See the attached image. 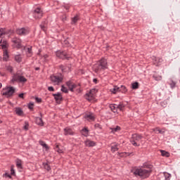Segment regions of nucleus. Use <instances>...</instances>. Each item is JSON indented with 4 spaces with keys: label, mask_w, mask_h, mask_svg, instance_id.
I'll return each mask as SVG.
<instances>
[{
    "label": "nucleus",
    "mask_w": 180,
    "mask_h": 180,
    "mask_svg": "<svg viewBox=\"0 0 180 180\" xmlns=\"http://www.w3.org/2000/svg\"><path fill=\"white\" fill-rule=\"evenodd\" d=\"M2 88V83H0V89Z\"/></svg>",
    "instance_id": "e2e57ef3"
},
{
    "label": "nucleus",
    "mask_w": 180,
    "mask_h": 180,
    "mask_svg": "<svg viewBox=\"0 0 180 180\" xmlns=\"http://www.w3.org/2000/svg\"><path fill=\"white\" fill-rule=\"evenodd\" d=\"M35 101L37 103H41V98H39V97L35 98Z\"/></svg>",
    "instance_id": "8fccbe9b"
},
{
    "label": "nucleus",
    "mask_w": 180,
    "mask_h": 180,
    "mask_svg": "<svg viewBox=\"0 0 180 180\" xmlns=\"http://www.w3.org/2000/svg\"><path fill=\"white\" fill-rule=\"evenodd\" d=\"M56 57H58V58H61L62 60H70V58L67 54V52L61 51H56Z\"/></svg>",
    "instance_id": "0eeeda50"
},
{
    "label": "nucleus",
    "mask_w": 180,
    "mask_h": 180,
    "mask_svg": "<svg viewBox=\"0 0 180 180\" xmlns=\"http://www.w3.org/2000/svg\"><path fill=\"white\" fill-rule=\"evenodd\" d=\"M153 78L154 79H155V81H161V79H162V77L161 76H155V75H153Z\"/></svg>",
    "instance_id": "a19ab883"
},
{
    "label": "nucleus",
    "mask_w": 180,
    "mask_h": 180,
    "mask_svg": "<svg viewBox=\"0 0 180 180\" xmlns=\"http://www.w3.org/2000/svg\"><path fill=\"white\" fill-rule=\"evenodd\" d=\"M66 85H67V86H68V88L71 92H74V89H75V88H77V84L72 83V82H71V81L67 82Z\"/></svg>",
    "instance_id": "f8f14e48"
},
{
    "label": "nucleus",
    "mask_w": 180,
    "mask_h": 180,
    "mask_svg": "<svg viewBox=\"0 0 180 180\" xmlns=\"http://www.w3.org/2000/svg\"><path fill=\"white\" fill-rule=\"evenodd\" d=\"M69 8L68 7H66V10L68 11Z\"/></svg>",
    "instance_id": "0e129e2a"
},
{
    "label": "nucleus",
    "mask_w": 180,
    "mask_h": 180,
    "mask_svg": "<svg viewBox=\"0 0 180 180\" xmlns=\"http://www.w3.org/2000/svg\"><path fill=\"white\" fill-rule=\"evenodd\" d=\"M6 71H8V72H11V74H12V72H13V68L11 65H6Z\"/></svg>",
    "instance_id": "72a5a7b5"
},
{
    "label": "nucleus",
    "mask_w": 180,
    "mask_h": 180,
    "mask_svg": "<svg viewBox=\"0 0 180 180\" xmlns=\"http://www.w3.org/2000/svg\"><path fill=\"white\" fill-rule=\"evenodd\" d=\"M16 33L20 36H25L29 33V31L25 28H20L16 30Z\"/></svg>",
    "instance_id": "9b49d317"
},
{
    "label": "nucleus",
    "mask_w": 180,
    "mask_h": 180,
    "mask_svg": "<svg viewBox=\"0 0 180 180\" xmlns=\"http://www.w3.org/2000/svg\"><path fill=\"white\" fill-rule=\"evenodd\" d=\"M169 85L172 89H174V88H175V85H176V83L175 82H174L173 80H171Z\"/></svg>",
    "instance_id": "79ce46f5"
},
{
    "label": "nucleus",
    "mask_w": 180,
    "mask_h": 180,
    "mask_svg": "<svg viewBox=\"0 0 180 180\" xmlns=\"http://www.w3.org/2000/svg\"><path fill=\"white\" fill-rule=\"evenodd\" d=\"M15 113H16V115H18V116H22V115H23V110H22V108H15Z\"/></svg>",
    "instance_id": "393cba45"
},
{
    "label": "nucleus",
    "mask_w": 180,
    "mask_h": 180,
    "mask_svg": "<svg viewBox=\"0 0 180 180\" xmlns=\"http://www.w3.org/2000/svg\"><path fill=\"white\" fill-rule=\"evenodd\" d=\"M48 91H49V92H54V87L53 86L48 87Z\"/></svg>",
    "instance_id": "09e8293b"
},
{
    "label": "nucleus",
    "mask_w": 180,
    "mask_h": 180,
    "mask_svg": "<svg viewBox=\"0 0 180 180\" xmlns=\"http://www.w3.org/2000/svg\"><path fill=\"white\" fill-rule=\"evenodd\" d=\"M18 96H19V98H23V96H24L23 93L20 94Z\"/></svg>",
    "instance_id": "4d7b16f0"
},
{
    "label": "nucleus",
    "mask_w": 180,
    "mask_h": 180,
    "mask_svg": "<svg viewBox=\"0 0 180 180\" xmlns=\"http://www.w3.org/2000/svg\"><path fill=\"white\" fill-rule=\"evenodd\" d=\"M161 155L162 157H169V153L165 151V150H160Z\"/></svg>",
    "instance_id": "c9c22d12"
},
{
    "label": "nucleus",
    "mask_w": 180,
    "mask_h": 180,
    "mask_svg": "<svg viewBox=\"0 0 180 180\" xmlns=\"http://www.w3.org/2000/svg\"><path fill=\"white\" fill-rule=\"evenodd\" d=\"M93 70L96 74L101 71H105V70H108V60L105 58H101L94 65Z\"/></svg>",
    "instance_id": "f257e3e1"
},
{
    "label": "nucleus",
    "mask_w": 180,
    "mask_h": 180,
    "mask_svg": "<svg viewBox=\"0 0 180 180\" xmlns=\"http://www.w3.org/2000/svg\"><path fill=\"white\" fill-rule=\"evenodd\" d=\"M53 96H54L56 101H61V99H63V96H61L60 93L53 94Z\"/></svg>",
    "instance_id": "aec40b11"
},
{
    "label": "nucleus",
    "mask_w": 180,
    "mask_h": 180,
    "mask_svg": "<svg viewBox=\"0 0 180 180\" xmlns=\"http://www.w3.org/2000/svg\"><path fill=\"white\" fill-rule=\"evenodd\" d=\"M15 89L13 86H6L2 91V95L6 96V98H11V96H13V94H15Z\"/></svg>",
    "instance_id": "20e7f679"
},
{
    "label": "nucleus",
    "mask_w": 180,
    "mask_h": 180,
    "mask_svg": "<svg viewBox=\"0 0 180 180\" xmlns=\"http://www.w3.org/2000/svg\"><path fill=\"white\" fill-rule=\"evenodd\" d=\"M36 123L38 124V126H44L43 120L41 117H37L36 119Z\"/></svg>",
    "instance_id": "bb28decb"
},
{
    "label": "nucleus",
    "mask_w": 180,
    "mask_h": 180,
    "mask_svg": "<svg viewBox=\"0 0 180 180\" xmlns=\"http://www.w3.org/2000/svg\"><path fill=\"white\" fill-rule=\"evenodd\" d=\"M88 133H89V130H88L86 128L82 130V134L84 136V137H88Z\"/></svg>",
    "instance_id": "c85d7f7f"
},
{
    "label": "nucleus",
    "mask_w": 180,
    "mask_h": 180,
    "mask_svg": "<svg viewBox=\"0 0 180 180\" xmlns=\"http://www.w3.org/2000/svg\"><path fill=\"white\" fill-rule=\"evenodd\" d=\"M51 81L52 83H53V85H60L61 82H63V75H51L50 77Z\"/></svg>",
    "instance_id": "39448f33"
},
{
    "label": "nucleus",
    "mask_w": 180,
    "mask_h": 180,
    "mask_svg": "<svg viewBox=\"0 0 180 180\" xmlns=\"http://www.w3.org/2000/svg\"><path fill=\"white\" fill-rule=\"evenodd\" d=\"M39 143L40 144V146L44 147V148H46V150H49V146L47 144H46V143H44V141H39Z\"/></svg>",
    "instance_id": "7c9ffc66"
},
{
    "label": "nucleus",
    "mask_w": 180,
    "mask_h": 180,
    "mask_svg": "<svg viewBox=\"0 0 180 180\" xmlns=\"http://www.w3.org/2000/svg\"><path fill=\"white\" fill-rule=\"evenodd\" d=\"M79 20V16L78 15H75L74 18H72V25H75L77 22Z\"/></svg>",
    "instance_id": "cd10ccee"
},
{
    "label": "nucleus",
    "mask_w": 180,
    "mask_h": 180,
    "mask_svg": "<svg viewBox=\"0 0 180 180\" xmlns=\"http://www.w3.org/2000/svg\"><path fill=\"white\" fill-rule=\"evenodd\" d=\"M62 20L63 22H65V20H67V16L63 15V17L62 18Z\"/></svg>",
    "instance_id": "5fc2aeb1"
},
{
    "label": "nucleus",
    "mask_w": 180,
    "mask_h": 180,
    "mask_svg": "<svg viewBox=\"0 0 180 180\" xmlns=\"http://www.w3.org/2000/svg\"><path fill=\"white\" fill-rule=\"evenodd\" d=\"M120 89H121L120 92H122V94H124V92H127V89L124 86H121Z\"/></svg>",
    "instance_id": "58836bf2"
},
{
    "label": "nucleus",
    "mask_w": 180,
    "mask_h": 180,
    "mask_svg": "<svg viewBox=\"0 0 180 180\" xmlns=\"http://www.w3.org/2000/svg\"><path fill=\"white\" fill-rule=\"evenodd\" d=\"M85 145L86 146V147H95V146H96V143L94 141H91L89 139H87L85 141Z\"/></svg>",
    "instance_id": "2eb2a0df"
},
{
    "label": "nucleus",
    "mask_w": 180,
    "mask_h": 180,
    "mask_svg": "<svg viewBox=\"0 0 180 180\" xmlns=\"http://www.w3.org/2000/svg\"><path fill=\"white\" fill-rule=\"evenodd\" d=\"M43 165L46 171H50V169H51V167L49 165V163H43Z\"/></svg>",
    "instance_id": "e433bc0d"
},
{
    "label": "nucleus",
    "mask_w": 180,
    "mask_h": 180,
    "mask_svg": "<svg viewBox=\"0 0 180 180\" xmlns=\"http://www.w3.org/2000/svg\"><path fill=\"white\" fill-rule=\"evenodd\" d=\"M33 16L35 19H41L43 17V11H41V8H37L34 10Z\"/></svg>",
    "instance_id": "6e6552de"
},
{
    "label": "nucleus",
    "mask_w": 180,
    "mask_h": 180,
    "mask_svg": "<svg viewBox=\"0 0 180 180\" xmlns=\"http://www.w3.org/2000/svg\"><path fill=\"white\" fill-rule=\"evenodd\" d=\"M153 131H158L159 133H161L160 129H159L158 128L153 129Z\"/></svg>",
    "instance_id": "864d4df0"
},
{
    "label": "nucleus",
    "mask_w": 180,
    "mask_h": 180,
    "mask_svg": "<svg viewBox=\"0 0 180 180\" xmlns=\"http://www.w3.org/2000/svg\"><path fill=\"white\" fill-rule=\"evenodd\" d=\"M11 175H15V169H13V167L11 168Z\"/></svg>",
    "instance_id": "3c124183"
},
{
    "label": "nucleus",
    "mask_w": 180,
    "mask_h": 180,
    "mask_svg": "<svg viewBox=\"0 0 180 180\" xmlns=\"http://www.w3.org/2000/svg\"><path fill=\"white\" fill-rule=\"evenodd\" d=\"M110 91L112 92V94H117V92H120L122 89H120V87L117 86H114L112 89H110Z\"/></svg>",
    "instance_id": "a211bd4d"
},
{
    "label": "nucleus",
    "mask_w": 180,
    "mask_h": 180,
    "mask_svg": "<svg viewBox=\"0 0 180 180\" xmlns=\"http://www.w3.org/2000/svg\"><path fill=\"white\" fill-rule=\"evenodd\" d=\"M27 81V79L23 76L13 75L11 82L13 84V82H26Z\"/></svg>",
    "instance_id": "423d86ee"
},
{
    "label": "nucleus",
    "mask_w": 180,
    "mask_h": 180,
    "mask_svg": "<svg viewBox=\"0 0 180 180\" xmlns=\"http://www.w3.org/2000/svg\"><path fill=\"white\" fill-rule=\"evenodd\" d=\"M35 70L36 71H39V70H40V68H36Z\"/></svg>",
    "instance_id": "680f3d73"
},
{
    "label": "nucleus",
    "mask_w": 180,
    "mask_h": 180,
    "mask_svg": "<svg viewBox=\"0 0 180 180\" xmlns=\"http://www.w3.org/2000/svg\"><path fill=\"white\" fill-rule=\"evenodd\" d=\"M95 129H99L100 130L102 129V125L99 124H96L94 125Z\"/></svg>",
    "instance_id": "a18cd8bd"
},
{
    "label": "nucleus",
    "mask_w": 180,
    "mask_h": 180,
    "mask_svg": "<svg viewBox=\"0 0 180 180\" xmlns=\"http://www.w3.org/2000/svg\"><path fill=\"white\" fill-rule=\"evenodd\" d=\"M4 41H6L5 40L3 41L2 39L0 41V44H1V47H2V45L4 44Z\"/></svg>",
    "instance_id": "13d9d810"
},
{
    "label": "nucleus",
    "mask_w": 180,
    "mask_h": 180,
    "mask_svg": "<svg viewBox=\"0 0 180 180\" xmlns=\"http://www.w3.org/2000/svg\"><path fill=\"white\" fill-rule=\"evenodd\" d=\"M56 151L59 154H61L64 153V149L63 148H60L59 146H56Z\"/></svg>",
    "instance_id": "f704fd0d"
},
{
    "label": "nucleus",
    "mask_w": 180,
    "mask_h": 180,
    "mask_svg": "<svg viewBox=\"0 0 180 180\" xmlns=\"http://www.w3.org/2000/svg\"><path fill=\"white\" fill-rule=\"evenodd\" d=\"M5 176H7V178H12V176H11V174L6 173L5 174Z\"/></svg>",
    "instance_id": "6e6d98bb"
},
{
    "label": "nucleus",
    "mask_w": 180,
    "mask_h": 180,
    "mask_svg": "<svg viewBox=\"0 0 180 180\" xmlns=\"http://www.w3.org/2000/svg\"><path fill=\"white\" fill-rule=\"evenodd\" d=\"M40 27L41 30H44V32H46V27H47V24L46 23V21H44L40 25Z\"/></svg>",
    "instance_id": "c756f323"
},
{
    "label": "nucleus",
    "mask_w": 180,
    "mask_h": 180,
    "mask_svg": "<svg viewBox=\"0 0 180 180\" xmlns=\"http://www.w3.org/2000/svg\"><path fill=\"white\" fill-rule=\"evenodd\" d=\"M119 144L116 143L111 146V151L112 153H116L119 150Z\"/></svg>",
    "instance_id": "4be33fe9"
},
{
    "label": "nucleus",
    "mask_w": 180,
    "mask_h": 180,
    "mask_svg": "<svg viewBox=\"0 0 180 180\" xmlns=\"http://www.w3.org/2000/svg\"><path fill=\"white\" fill-rule=\"evenodd\" d=\"M59 68L61 69L62 72H68L69 71H71V66L70 65H60Z\"/></svg>",
    "instance_id": "ddd939ff"
},
{
    "label": "nucleus",
    "mask_w": 180,
    "mask_h": 180,
    "mask_svg": "<svg viewBox=\"0 0 180 180\" xmlns=\"http://www.w3.org/2000/svg\"><path fill=\"white\" fill-rule=\"evenodd\" d=\"M29 109H32L33 108V103H30L28 105Z\"/></svg>",
    "instance_id": "603ef678"
},
{
    "label": "nucleus",
    "mask_w": 180,
    "mask_h": 180,
    "mask_svg": "<svg viewBox=\"0 0 180 180\" xmlns=\"http://www.w3.org/2000/svg\"><path fill=\"white\" fill-rule=\"evenodd\" d=\"M8 58H9V55L4 56L3 60L4 61H8Z\"/></svg>",
    "instance_id": "de8ad7c7"
},
{
    "label": "nucleus",
    "mask_w": 180,
    "mask_h": 180,
    "mask_svg": "<svg viewBox=\"0 0 180 180\" xmlns=\"http://www.w3.org/2000/svg\"><path fill=\"white\" fill-rule=\"evenodd\" d=\"M150 173V169H146L144 167H137L134 171V175L136 176H140V178H142V179H146V178H148Z\"/></svg>",
    "instance_id": "f03ea898"
},
{
    "label": "nucleus",
    "mask_w": 180,
    "mask_h": 180,
    "mask_svg": "<svg viewBox=\"0 0 180 180\" xmlns=\"http://www.w3.org/2000/svg\"><path fill=\"white\" fill-rule=\"evenodd\" d=\"M15 60L17 63H22V56L21 55H16L15 56Z\"/></svg>",
    "instance_id": "2f4dec72"
},
{
    "label": "nucleus",
    "mask_w": 180,
    "mask_h": 180,
    "mask_svg": "<svg viewBox=\"0 0 180 180\" xmlns=\"http://www.w3.org/2000/svg\"><path fill=\"white\" fill-rule=\"evenodd\" d=\"M119 130H120V127L119 126L112 129V131H119Z\"/></svg>",
    "instance_id": "c03bdc74"
},
{
    "label": "nucleus",
    "mask_w": 180,
    "mask_h": 180,
    "mask_svg": "<svg viewBox=\"0 0 180 180\" xmlns=\"http://www.w3.org/2000/svg\"><path fill=\"white\" fill-rule=\"evenodd\" d=\"M25 126H24V129L25 130H29V122H25Z\"/></svg>",
    "instance_id": "37998d69"
},
{
    "label": "nucleus",
    "mask_w": 180,
    "mask_h": 180,
    "mask_svg": "<svg viewBox=\"0 0 180 180\" xmlns=\"http://www.w3.org/2000/svg\"><path fill=\"white\" fill-rule=\"evenodd\" d=\"M153 60H154V64L155 65H158V64L160 63H162V58H156V57H154L153 58Z\"/></svg>",
    "instance_id": "5701e85b"
},
{
    "label": "nucleus",
    "mask_w": 180,
    "mask_h": 180,
    "mask_svg": "<svg viewBox=\"0 0 180 180\" xmlns=\"http://www.w3.org/2000/svg\"><path fill=\"white\" fill-rule=\"evenodd\" d=\"M64 131L65 136H72L74 134V131H72V129L70 128H65Z\"/></svg>",
    "instance_id": "dca6fc26"
},
{
    "label": "nucleus",
    "mask_w": 180,
    "mask_h": 180,
    "mask_svg": "<svg viewBox=\"0 0 180 180\" xmlns=\"http://www.w3.org/2000/svg\"><path fill=\"white\" fill-rule=\"evenodd\" d=\"M6 34V30L5 28H0V36H4Z\"/></svg>",
    "instance_id": "4c0bfd02"
},
{
    "label": "nucleus",
    "mask_w": 180,
    "mask_h": 180,
    "mask_svg": "<svg viewBox=\"0 0 180 180\" xmlns=\"http://www.w3.org/2000/svg\"><path fill=\"white\" fill-rule=\"evenodd\" d=\"M40 115H41V116H42V115H41V113H40Z\"/></svg>",
    "instance_id": "69168bd1"
},
{
    "label": "nucleus",
    "mask_w": 180,
    "mask_h": 180,
    "mask_svg": "<svg viewBox=\"0 0 180 180\" xmlns=\"http://www.w3.org/2000/svg\"><path fill=\"white\" fill-rule=\"evenodd\" d=\"M93 82H95V84H96V82H98V79H93Z\"/></svg>",
    "instance_id": "bf43d9fd"
},
{
    "label": "nucleus",
    "mask_w": 180,
    "mask_h": 180,
    "mask_svg": "<svg viewBox=\"0 0 180 180\" xmlns=\"http://www.w3.org/2000/svg\"><path fill=\"white\" fill-rule=\"evenodd\" d=\"M143 139V136L138 134H132V136L130 139V143L134 146V147H140V143L139 141Z\"/></svg>",
    "instance_id": "7ed1b4c3"
},
{
    "label": "nucleus",
    "mask_w": 180,
    "mask_h": 180,
    "mask_svg": "<svg viewBox=\"0 0 180 180\" xmlns=\"http://www.w3.org/2000/svg\"><path fill=\"white\" fill-rule=\"evenodd\" d=\"M139 82H135L134 83L131 84V88L132 89H139Z\"/></svg>",
    "instance_id": "473e14b6"
},
{
    "label": "nucleus",
    "mask_w": 180,
    "mask_h": 180,
    "mask_svg": "<svg viewBox=\"0 0 180 180\" xmlns=\"http://www.w3.org/2000/svg\"><path fill=\"white\" fill-rule=\"evenodd\" d=\"M110 108L114 113H116L117 112V104H111L110 105Z\"/></svg>",
    "instance_id": "412c9836"
},
{
    "label": "nucleus",
    "mask_w": 180,
    "mask_h": 180,
    "mask_svg": "<svg viewBox=\"0 0 180 180\" xmlns=\"http://www.w3.org/2000/svg\"><path fill=\"white\" fill-rule=\"evenodd\" d=\"M165 180H169L170 178H171V174H165Z\"/></svg>",
    "instance_id": "49530a36"
},
{
    "label": "nucleus",
    "mask_w": 180,
    "mask_h": 180,
    "mask_svg": "<svg viewBox=\"0 0 180 180\" xmlns=\"http://www.w3.org/2000/svg\"><path fill=\"white\" fill-rule=\"evenodd\" d=\"M44 57L45 59L49 58V55H44Z\"/></svg>",
    "instance_id": "052dcab7"
},
{
    "label": "nucleus",
    "mask_w": 180,
    "mask_h": 180,
    "mask_svg": "<svg viewBox=\"0 0 180 180\" xmlns=\"http://www.w3.org/2000/svg\"><path fill=\"white\" fill-rule=\"evenodd\" d=\"M13 43L15 44L17 49H22V40L19 38H13Z\"/></svg>",
    "instance_id": "9d476101"
},
{
    "label": "nucleus",
    "mask_w": 180,
    "mask_h": 180,
    "mask_svg": "<svg viewBox=\"0 0 180 180\" xmlns=\"http://www.w3.org/2000/svg\"><path fill=\"white\" fill-rule=\"evenodd\" d=\"M128 155H130V153H128Z\"/></svg>",
    "instance_id": "338daca9"
},
{
    "label": "nucleus",
    "mask_w": 180,
    "mask_h": 180,
    "mask_svg": "<svg viewBox=\"0 0 180 180\" xmlns=\"http://www.w3.org/2000/svg\"><path fill=\"white\" fill-rule=\"evenodd\" d=\"M117 109H119V110L123 111V110H124L126 104H124L123 103H120L119 105H117Z\"/></svg>",
    "instance_id": "b1692460"
},
{
    "label": "nucleus",
    "mask_w": 180,
    "mask_h": 180,
    "mask_svg": "<svg viewBox=\"0 0 180 180\" xmlns=\"http://www.w3.org/2000/svg\"><path fill=\"white\" fill-rule=\"evenodd\" d=\"M61 91L65 94H68V89H67V87L64 86L63 85L61 86Z\"/></svg>",
    "instance_id": "ea45409f"
},
{
    "label": "nucleus",
    "mask_w": 180,
    "mask_h": 180,
    "mask_svg": "<svg viewBox=\"0 0 180 180\" xmlns=\"http://www.w3.org/2000/svg\"><path fill=\"white\" fill-rule=\"evenodd\" d=\"M16 167L18 168V169H23V162L20 159H17L16 160Z\"/></svg>",
    "instance_id": "f3484780"
},
{
    "label": "nucleus",
    "mask_w": 180,
    "mask_h": 180,
    "mask_svg": "<svg viewBox=\"0 0 180 180\" xmlns=\"http://www.w3.org/2000/svg\"><path fill=\"white\" fill-rule=\"evenodd\" d=\"M86 119H87L89 122H94V120H95V115H94V114H88L86 115Z\"/></svg>",
    "instance_id": "6ab92c4d"
},
{
    "label": "nucleus",
    "mask_w": 180,
    "mask_h": 180,
    "mask_svg": "<svg viewBox=\"0 0 180 180\" xmlns=\"http://www.w3.org/2000/svg\"><path fill=\"white\" fill-rule=\"evenodd\" d=\"M2 49L4 50V56H8V42L7 41L3 42Z\"/></svg>",
    "instance_id": "4468645a"
},
{
    "label": "nucleus",
    "mask_w": 180,
    "mask_h": 180,
    "mask_svg": "<svg viewBox=\"0 0 180 180\" xmlns=\"http://www.w3.org/2000/svg\"><path fill=\"white\" fill-rule=\"evenodd\" d=\"M85 98L89 102L94 101L95 99V89H91L89 93L86 94Z\"/></svg>",
    "instance_id": "1a4fd4ad"
},
{
    "label": "nucleus",
    "mask_w": 180,
    "mask_h": 180,
    "mask_svg": "<svg viewBox=\"0 0 180 180\" xmlns=\"http://www.w3.org/2000/svg\"><path fill=\"white\" fill-rule=\"evenodd\" d=\"M26 54H27V56L32 57V56L33 55V52L32 51V46L27 49Z\"/></svg>",
    "instance_id": "a878e982"
}]
</instances>
